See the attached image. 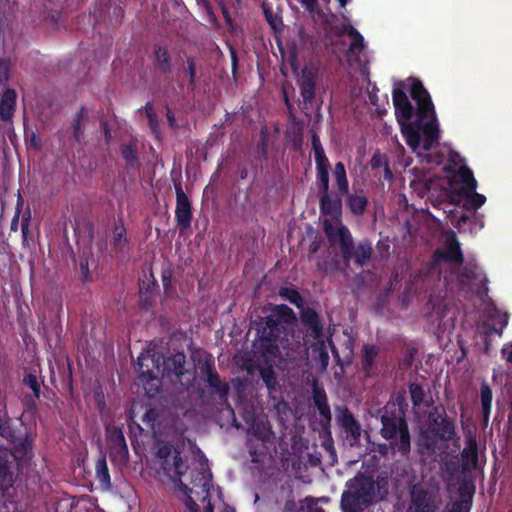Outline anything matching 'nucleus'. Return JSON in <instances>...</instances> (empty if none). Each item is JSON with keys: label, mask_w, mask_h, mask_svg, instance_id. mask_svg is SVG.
Instances as JSON below:
<instances>
[{"label": "nucleus", "mask_w": 512, "mask_h": 512, "mask_svg": "<svg viewBox=\"0 0 512 512\" xmlns=\"http://www.w3.org/2000/svg\"><path fill=\"white\" fill-rule=\"evenodd\" d=\"M320 210L324 215L323 227L330 245L340 247L343 260L348 265L352 257L353 238L341 222V199L332 197L329 192L321 194Z\"/></svg>", "instance_id": "5"}, {"label": "nucleus", "mask_w": 512, "mask_h": 512, "mask_svg": "<svg viewBox=\"0 0 512 512\" xmlns=\"http://www.w3.org/2000/svg\"><path fill=\"white\" fill-rule=\"evenodd\" d=\"M338 34H346L351 38V43L346 53L348 61H350L352 58L359 60L358 56L365 47L362 35L355 28L348 24L343 25Z\"/></svg>", "instance_id": "18"}, {"label": "nucleus", "mask_w": 512, "mask_h": 512, "mask_svg": "<svg viewBox=\"0 0 512 512\" xmlns=\"http://www.w3.org/2000/svg\"><path fill=\"white\" fill-rule=\"evenodd\" d=\"M320 359H321L323 369H326V367L328 366V362H329V356H328L327 352H324V351L321 352Z\"/></svg>", "instance_id": "52"}, {"label": "nucleus", "mask_w": 512, "mask_h": 512, "mask_svg": "<svg viewBox=\"0 0 512 512\" xmlns=\"http://www.w3.org/2000/svg\"><path fill=\"white\" fill-rule=\"evenodd\" d=\"M24 384L29 387L34 395L38 398L39 395H40V385L38 383V380L36 378V376L30 374V375H27L25 378H24Z\"/></svg>", "instance_id": "41"}, {"label": "nucleus", "mask_w": 512, "mask_h": 512, "mask_svg": "<svg viewBox=\"0 0 512 512\" xmlns=\"http://www.w3.org/2000/svg\"><path fill=\"white\" fill-rule=\"evenodd\" d=\"M157 458L163 474L173 481L175 494L182 503L183 499L180 497L181 489L185 488L186 490L190 491V487H192L196 481L198 482L199 477H205L209 481V494L211 495V501L214 500L211 474L208 471L204 469L191 470L189 474L186 475V464L182 461L179 452L168 444H158ZM189 494L194 497L197 503L201 504L195 493L189 492Z\"/></svg>", "instance_id": "4"}, {"label": "nucleus", "mask_w": 512, "mask_h": 512, "mask_svg": "<svg viewBox=\"0 0 512 512\" xmlns=\"http://www.w3.org/2000/svg\"><path fill=\"white\" fill-rule=\"evenodd\" d=\"M87 116V111L82 107L72 122V134L77 142H80L83 137Z\"/></svg>", "instance_id": "26"}, {"label": "nucleus", "mask_w": 512, "mask_h": 512, "mask_svg": "<svg viewBox=\"0 0 512 512\" xmlns=\"http://www.w3.org/2000/svg\"><path fill=\"white\" fill-rule=\"evenodd\" d=\"M262 9L265 15L267 22L273 27L276 28L280 24V19L278 15L274 14L273 11L267 6L265 2L262 3Z\"/></svg>", "instance_id": "40"}, {"label": "nucleus", "mask_w": 512, "mask_h": 512, "mask_svg": "<svg viewBox=\"0 0 512 512\" xmlns=\"http://www.w3.org/2000/svg\"><path fill=\"white\" fill-rule=\"evenodd\" d=\"M14 453L8 449L0 447V493L4 498L0 512H18V504L10 498L13 495V460L22 461L28 457L32 449V440L29 436L14 439Z\"/></svg>", "instance_id": "6"}, {"label": "nucleus", "mask_w": 512, "mask_h": 512, "mask_svg": "<svg viewBox=\"0 0 512 512\" xmlns=\"http://www.w3.org/2000/svg\"><path fill=\"white\" fill-rule=\"evenodd\" d=\"M79 266L82 280H88L90 278L88 261L86 259H80Z\"/></svg>", "instance_id": "48"}, {"label": "nucleus", "mask_w": 512, "mask_h": 512, "mask_svg": "<svg viewBox=\"0 0 512 512\" xmlns=\"http://www.w3.org/2000/svg\"><path fill=\"white\" fill-rule=\"evenodd\" d=\"M190 492L195 493L200 503H197L194 497L189 494V491L182 488L180 491V497L183 499V505L185 506V512H214L216 503L214 500L211 501V495L209 494V481L207 478L199 477L198 482L190 487ZM218 512H235V510L221 503V507H217Z\"/></svg>", "instance_id": "9"}, {"label": "nucleus", "mask_w": 512, "mask_h": 512, "mask_svg": "<svg viewBox=\"0 0 512 512\" xmlns=\"http://www.w3.org/2000/svg\"><path fill=\"white\" fill-rule=\"evenodd\" d=\"M329 168L330 166L316 167L317 185L320 194H325L329 192Z\"/></svg>", "instance_id": "34"}, {"label": "nucleus", "mask_w": 512, "mask_h": 512, "mask_svg": "<svg viewBox=\"0 0 512 512\" xmlns=\"http://www.w3.org/2000/svg\"><path fill=\"white\" fill-rule=\"evenodd\" d=\"M127 244L126 230L124 226L116 225L113 231V245L118 251H123Z\"/></svg>", "instance_id": "35"}, {"label": "nucleus", "mask_w": 512, "mask_h": 512, "mask_svg": "<svg viewBox=\"0 0 512 512\" xmlns=\"http://www.w3.org/2000/svg\"><path fill=\"white\" fill-rule=\"evenodd\" d=\"M176 218L179 228L183 231L190 226L191 222V207L188 197L183 192L181 187L176 188Z\"/></svg>", "instance_id": "16"}, {"label": "nucleus", "mask_w": 512, "mask_h": 512, "mask_svg": "<svg viewBox=\"0 0 512 512\" xmlns=\"http://www.w3.org/2000/svg\"><path fill=\"white\" fill-rule=\"evenodd\" d=\"M8 80V64L0 60V83H5Z\"/></svg>", "instance_id": "49"}, {"label": "nucleus", "mask_w": 512, "mask_h": 512, "mask_svg": "<svg viewBox=\"0 0 512 512\" xmlns=\"http://www.w3.org/2000/svg\"><path fill=\"white\" fill-rule=\"evenodd\" d=\"M341 7H345L349 0H338Z\"/></svg>", "instance_id": "57"}, {"label": "nucleus", "mask_w": 512, "mask_h": 512, "mask_svg": "<svg viewBox=\"0 0 512 512\" xmlns=\"http://www.w3.org/2000/svg\"><path fill=\"white\" fill-rule=\"evenodd\" d=\"M333 177L338 191L342 194L347 195L349 191V183L343 163L338 162L335 164L333 170Z\"/></svg>", "instance_id": "25"}, {"label": "nucleus", "mask_w": 512, "mask_h": 512, "mask_svg": "<svg viewBox=\"0 0 512 512\" xmlns=\"http://www.w3.org/2000/svg\"><path fill=\"white\" fill-rule=\"evenodd\" d=\"M102 127H103V131H104V138H105V141L107 143H109L112 139V134H111V130L107 124V122H103L102 123Z\"/></svg>", "instance_id": "51"}, {"label": "nucleus", "mask_w": 512, "mask_h": 512, "mask_svg": "<svg viewBox=\"0 0 512 512\" xmlns=\"http://www.w3.org/2000/svg\"><path fill=\"white\" fill-rule=\"evenodd\" d=\"M317 73L312 67H305L302 69L301 74L298 78V84L300 86L301 95L305 102H311L315 95V83Z\"/></svg>", "instance_id": "17"}, {"label": "nucleus", "mask_w": 512, "mask_h": 512, "mask_svg": "<svg viewBox=\"0 0 512 512\" xmlns=\"http://www.w3.org/2000/svg\"><path fill=\"white\" fill-rule=\"evenodd\" d=\"M221 9H222V13H223V16H224V18H225L226 23H227L228 25H231V24H232V18H231V16H230V14L228 13L227 8H226L224 5H222V6H221Z\"/></svg>", "instance_id": "53"}, {"label": "nucleus", "mask_w": 512, "mask_h": 512, "mask_svg": "<svg viewBox=\"0 0 512 512\" xmlns=\"http://www.w3.org/2000/svg\"><path fill=\"white\" fill-rule=\"evenodd\" d=\"M280 295L282 297H284L285 299H287L289 302H291L292 304L296 305L297 307H300L302 304H303V299L302 297L300 296V294L294 290V289H290V288H282L280 290Z\"/></svg>", "instance_id": "37"}, {"label": "nucleus", "mask_w": 512, "mask_h": 512, "mask_svg": "<svg viewBox=\"0 0 512 512\" xmlns=\"http://www.w3.org/2000/svg\"><path fill=\"white\" fill-rule=\"evenodd\" d=\"M113 442L119 447V453L122 459H126L128 449L125 443L124 436L121 431L116 430L112 436Z\"/></svg>", "instance_id": "38"}, {"label": "nucleus", "mask_w": 512, "mask_h": 512, "mask_svg": "<svg viewBox=\"0 0 512 512\" xmlns=\"http://www.w3.org/2000/svg\"><path fill=\"white\" fill-rule=\"evenodd\" d=\"M370 165L372 169L378 171L375 175L379 178H384L385 180H391L393 178L386 155L375 153L371 158Z\"/></svg>", "instance_id": "21"}, {"label": "nucleus", "mask_w": 512, "mask_h": 512, "mask_svg": "<svg viewBox=\"0 0 512 512\" xmlns=\"http://www.w3.org/2000/svg\"><path fill=\"white\" fill-rule=\"evenodd\" d=\"M445 246V250L436 253L430 273L435 271L439 274L443 269H450L451 277H455L462 290L478 292L484 284L485 277L474 264L463 265L462 252L453 232L446 235Z\"/></svg>", "instance_id": "3"}, {"label": "nucleus", "mask_w": 512, "mask_h": 512, "mask_svg": "<svg viewBox=\"0 0 512 512\" xmlns=\"http://www.w3.org/2000/svg\"><path fill=\"white\" fill-rule=\"evenodd\" d=\"M462 461L464 469L470 470L476 468L478 461L477 445L473 439H470L467 446L464 448Z\"/></svg>", "instance_id": "24"}, {"label": "nucleus", "mask_w": 512, "mask_h": 512, "mask_svg": "<svg viewBox=\"0 0 512 512\" xmlns=\"http://www.w3.org/2000/svg\"><path fill=\"white\" fill-rule=\"evenodd\" d=\"M206 9H207L208 13H209V14H211V13H210V7H209V5H207V4H206Z\"/></svg>", "instance_id": "61"}, {"label": "nucleus", "mask_w": 512, "mask_h": 512, "mask_svg": "<svg viewBox=\"0 0 512 512\" xmlns=\"http://www.w3.org/2000/svg\"><path fill=\"white\" fill-rule=\"evenodd\" d=\"M449 501L443 512H470L473 487L467 481L448 484Z\"/></svg>", "instance_id": "13"}, {"label": "nucleus", "mask_w": 512, "mask_h": 512, "mask_svg": "<svg viewBox=\"0 0 512 512\" xmlns=\"http://www.w3.org/2000/svg\"><path fill=\"white\" fill-rule=\"evenodd\" d=\"M144 109H145V112H146V115H147V118H148V122H149V126H150L152 132L155 135H158V133H159V126H158V122H157V116H156V114L154 112V109H153L152 105L147 103L145 105Z\"/></svg>", "instance_id": "39"}, {"label": "nucleus", "mask_w": 512, "mask_h": 512, "mask_svg": "<svg viewBox=\"0 0 512 512\" xmlns=\"http://www.w3.org/2000/svg\"><path fill=\"white\" fill-rule=\"evenodd\" d=\"M162 366V376H175L183 387H189L195 379V372L186 367V356L182 352H177L163 360Z\"/></svg>", "instance_id": "14"}, {"label": "nucleus", "mask_w": 512, "mask_h": 512, "mask_svg": "<svg viewBox=\"0 0 512 512\" xmlns=\"http://www.w3.org/2000/svg\"><path fill=\"white\" fill-rule=\"evenodd\" d=\"M312 148L314 151L316 167L330 166V163L325 156V152L321 145L320 139L316 134H313L312 136Z\"/></svg>", "instance_id": "29"}, {"label": "nucleus", "mask_w": 512, "mask_h": 512, "mask_svg": "<svg viewBox=\"0 0 512 512\" xmlns=\"http://www.w3.org/2000/svg\"><path fill=\"white\" fill-rule=\"evenodd\" d=\"M167 120L172 128H177L175 117L170 111L167 112Z\"/></svg>", "instance_id": "54"}, {"label": "nucleus", "mask_w": 512, "mask_h": 512, "mask_svg": "<svg viewBox=\"0 0 512 512\" xmlns=\"http://www.w3.org/2000/svg\"><path fill=\"white\" fill-rule=\"evenodd\" d=\"M16 105V93L14 90L7 89L0 102V118L8 121L12 118Z\"/></svg>", "instance_id": "19"}, {"label": "nucleus", "mask_w": 512, "mask_h": 512, "mask_svg": "<svg viewBox=\"0 0 512 512\" xmlns=\"http://www.w3.org/2000/svg\"><path fill=\"white\" fill-rule=\"evenodd\" d=\"M347 206L355 215H362L367 206V197L363 190H356L352 194H347Z\"/></svg>", "instance_id": "20"}, {"label": "nucleus", "mask_w": 512, "mask_h": 512, "mask_svg": "<svg viewBox=\"0 0 512 512\" xmlns=\"http://www.w3.org/2000/svg\"><path fill=\"white\" fill-rule=\"evenodd\" d=\"M315 403L322 415H325L329 412V408L326 404V397L324 394H321L320 392H316L315 394Z\"/></svg>", "instance_id": "42"}, {"label": "nucleus", "mask_w": 512, "mask_h": 512, "mask_svg": "<svg viewBox=\"0 0 512 512\" xmlns=\"http://www.w3.org/2000/svg\"><path fill=\"white\" fill-rule=\"evenodd\" d=\"M160 356L147 351L138 357V378L149 397H153L160 388Z\"/></svg>", "instance_id": "10"}, {"label": "nucleus", "mask_w": 512, "mask_h": 512, "mask_svg": "<svg viewBox=\"0 0 512 512\" xmlns=\"http://www.w3.org/2000/svg\"><path fill=\"white\" fill-rule=\"evenodd\" d=\"M506 359H507V361L512 362V345H511L510 349L507 351Z\"/></svg>", "instance_id": "55"}, {"label": "nucleus", "mask_w": 512, "mask_h": 512, "mask_svg": "<svg viewBox=\"0 0 512 512\" xmlns=\"http://www.w3.org/2000/svg\"><path fill=\"white\" fill-rule=\"evenodd\" d=\"M121 154L127 166H135L138 162L137 145L134 141L121 145Z\"/></svg>", "instance_id": "28"}, {"label": "nucleus", "mask_w": 512, "mask_h": 512, "mask_svg": "<svg viewBox=\"0 0 512 512\" xmlns=\"http://www.w3.org/2000/svg\"><path fill=\"white\" fill-rule=\"evenodd\" d=\"M480 398H481L483 416H484V419L487 420L490 410H491L492 391L486 383H483L481 385Z\"/></svg>", "instance_id": "32"}, {"label": "nucleus", "mask_w": 512, "mask_h": 512, "mask_svg": "<svg viewBox=\"0 0 512 512\" xmlns=\"http://www.w3.org/2000/svg\"><path fill=\"white\" fill-rule=\"evenodd\" d=\"M267 434H268V432H264V433L262 434V437L266 436Z\"/></svg>", "instance_id": "62"}, {"label": "nucleus", "mask_w": 512, "mask_h": 512, "mask_svg": "<svg viewBox=\"0 0 512 512\" xmlns=\"http://www.w3.org/2000/svg\"><path fill=\"white\" fill-rule=\"evenodd\" d=\"M429 429L439 439L449 441L455 436V427L452 421L438 413L437 408L428 415Z\"/></svg>", "instance_id": "15"}, {"label": "nucleus", "mask_w": 512, "mask_h": 512, "mask_svg": "<svg viewBox=\"0 0 512 512\" xmlns=\"http://www.w3.org/2000/svg\"><path fill=\"white\" fill-rule=\"evenodd\" d=\"M340 422L342 424V426L345 428L353 423L356 422L354 416L346 409L344 411H342L341 415H340Z\"/></svg>", "instance_id": "44"}, {"label": "nucleus", "mask_w": 512, "mask_h": 512, "mask_svg": "<svg viewBox=\"0 0 512 512\" xmlns=\"http://www.w3.org/2000/svg\"><path fill=\"white\" fill-rule=\"evenodd\" d=\"M277 319L268 318L267 326L269 331L264 334L271 347L270 353L273 356L280 355V348L286 349L289 345V336L292 331H288V325L296 321L294 311L287 305H278L275 308Z\"/></svg>", "instance_id": "8"}, {"label": "nucleus", "mask_w": 512, "mask_h": 512, "mask_svg": "<svg viewBox=\"0 0 512 512\" xmlns=\"http://www.w3.org/2000/svg\"><path fill=\"white\" fill-rule=\"evenodd\" d=\"M410 93L417 105L416 119L411 121L415 109L400 88H395L392 93L395 115L409 147L418 155H422L438 143L439 124L431 97L423 84L413 80Z\"/></svg>", "instance_id": "1"}, {"label": "nucleus", "mask_w": 512, "mask_h": 512, "mask_svg": "<svg viewBox=\"0 0 512 512\" xmlns=\"http://www.w3.org/2000/svg\"><path fill=\"white\" fill-rule=\"evenodd\" d=\"M206 372H207V377H206V381L208 382V384L216 389L217 392H219L221 395H226L227 392H228V388L226 386V384L222 385V382L218 376L217 373H215L211 367L209 365L206 366Z\"/></svg>", "instance_id": "33"}, {"label": "nucleus", "mask_w": 512, "mask_h": 512, "mask_svg": "<svg viewBox=\"0 0 512 512\" xmlns=\"http://www.w3.org/2000/svg\"><path fill=\"white\" fill-rule=\"evenodd\" d=\"M302 320L311 330L314 338H319L322 334V325L318 314L312 309H306L302 312Z\"/></svg>", "instance_id": "23"}, {"label": "nucleus", "mask_w": 512, "mask_h": 512, "mask_svg": "<svg viewBox=\"0 0 512 512\" xmlns=\"http://www.w3.org/2000/svg\"><path fill=\"white\" fill-rule=\"evenodd\" d=\"M0 436L11 442H14V439L16 438L14 432L6 424L0 425Z\"/></svg>", "instance_id": "47"}, {"label": "nucleus", "mask_w": 512, "mask_h": 512, "mask_svg": "<svg viewBox=\"0 0 512 512\" xmlns=\"http://www.w3.org/2000/svg\"><path fill=\"white\" fill-rule=\"evenodd\" d=\"M381 422L382 437L392 440L393 449L402 455H407L410 451V435L406 421L402 417L382 415Z\"/></svg>", "instance_id": "11"}, {"label": "nucleus", "mask_w": 512, "mask_h": 512, "mask_svg": "<svg viewBox=\"0 0 512 512\" xmlns=\"http://www.w3.org/2000/svg\"><path fill=\"white\" fill-rule=\"evenodd\" d=\"M237 3H240L241 0H235Z\"/></svg>", "instance_id": "64"}, {"label": "nucleus", "mask_w": 512, "mask_h": 512, "mask_svg": "<svg viewBox=\"0 0 512 512\" xmlns=\"http://www.w3.org/2000/svg\"><path fill=\"white\" fill-rule=\"evenodd\" d=\"M17 218H18V217H15V218L13 219V221H12V224H11V228H12V229H16V225H17Z\"/></svg>", "instance_id": "58"}, {"label": "nucleus", "mask_w": 512, "mask_h": 512, "mask_svg": "<svg viewBox=\"0 0 512 512\" xmlns=\"http://www.w3.org/2000/svg\"><path fill=\"white\" fill-rule=\"evenodd\" d=\"M378 492L379 486L372 477L358 474L346 484L341 509L343 512H362L378 500Z\"/></svg>", "instance_id": "7"}, {"label": "nucleus", "mask_w": 512, "mask_h": 512, "mask_svg": "<svg viewBox=\"0 0 512 512\" xmlns=\"http://www.w3.org/2000/svg\"><path fill=\"white\" fill-rule=\"evenodd\" d=\"M347 433L351 435V437L357 441L361 435V427L359 423L356 421L355 423L344 428Z\"/></svg>", "instance_id": "43"}, {"label": "nucleus", "mask_w": 512, "mask_h": 512, "mask_svg": "<svg viewBox=\"0 0 512 512\" xmlns=\"http://www.w3.org/2000/svg\"><path fill=\"white\" fill-rule=\"evenodd\" d=\"M427 161L443 165L447 173L446 197L451 204L476 210L485 203V196L476 192L477 183L471 170L457 152L443 146L435 154H429Z\"/></svg>", "instance_id": "2"}, {"label": "nucleus", "mask_w": 512, "mask_h": 512, "mask_svg": "<svg viewBox=\"0 0 512 512\" xmlns=\"http://www.w3.org/2000/svg\"><path fill=\"white\" fill-rule=\"evenodd\" d=\"M187 69H188L190 81L194 82V79L196 76V70H195V64L192 60L187 61Z\"/></svg>", "instance_id": "50"}, {"label": "nucleus", "mask_w": 512, "mask_h": 512, "mask_svg": "<svg viewBox=\"0 0 512 512\" xmlns=\"http://www.w3.org/2000/svg\"><path fill=\"white\" fill-rule=\"evenodd\" d=\"M353 248H354V246L352 247V249ZM351 254H352L351 259L354 258L355 262L359 266L366 265L369 262V260L371 258V254H372L371 242H369L367 240H363V241L359 242L355 249V252L353 253V250H352Z\"/></svg>", "instance_id": "22"}, {"label": "nucleus", "mask_w": 512, "mask_h": 512, "mask_svg": "<svg viewBox=\"0 0 512 512\" xmlns=\"http://www.w3.org/2000/svg\"><path fill=\"white\" fill-rule=\"evenodd\" d=\"M507 323H508L507 315H504V316H503V320H502V326H503V327H504V326H506V325H507Z\"/></svg>", "instance_id": "60"}, {"label": "nucleus", "mask_w": 512, "mask_h": 512, "mask_svg": "<svg viewBox=\"0 0 512 512\" xmlns=\"http://www.w3.org/2000/svg\"><path fill=\"white\" fill-rule=\"evenodd\" d=\"M316 512H324L323 510L321 509H317Z\"/></svg>", "instance_id": "63"}, {"label": "nucleus", "mask_w": 512, "mask_h": 512, "mask_svg": "<svg viewBox=\"0 0 512 512\" xmlns=\"http://www.w3.org/2000/svg\"><path fill=\"white\" fill-rule=\"evenodd\" d=\"M442 504L438 487L414 485L410 493V510L413 512H435Z\"/></svg>", "instance_id": "12"}, {"label": "nucleus", "mask_w": 512, "mask_h": 512, "mask_svg": "<svg viewBox=\"0 0 512 512\" xmlns=\"http://www.w3.org/2000/svg\"><path fill=\"white\" fill-rule=\"evenodd\" d=\"M378 355V349L373 345H366L363 348L362 352V366L366 371L367 375L372 373V368L375 362V359Z\"/></svg>", "instance_id": "27"}, {"label": "nucleus", "mask_w": 512, "mask_h": 512, "mask_svg": "<svg viewBox=\"0 0 512 512\" xmlns=\"http://www.w3.org/2000/svg\"><path fill=\"white\" fill-rule=\"evenodd\" d=\"M155 58L159 69L163 72H167L170 69L169 54L165 48L158 47L155 50Z\"/></svg>", "instance_id": "36"}, {"label": "nucleus", "mask_w": 512, "mask_h": 512, "mask_svg": "<svg viewBox=\"0 0 512 512\" xmlns=\"http://www.w3.org/2000/svg\"><path fill=\"white\" fill-rule=\"evenodd\" d=\"M261 376H262V379L267 384V386L272 385V383H274V381H275L274 371L272 370V368L263 369L261 371Z\"/></svg>", "instance_id": "46"}, {"label": "nucleus", "mask_w": 512, "mask_h": 512, "mask_svg": "<svg viewBox=\"0 0 512 512\" xmlns=\"http://www.w3.org/2000/svg\"><path fill=\"white\" fill-rule=\"evenodd\" d=\"M27 228H28V224L27 223H22L21 229H22L23 234L26 233Z\"/></svg>", "instance_id": "59"}, {"label": "nucleus", "mask_w": 512, "mask_h": 512, "mask_svg": "<svg viewBox=\"0 0 512 512\" xmlns=\"http://www.w3.org/2000/svg\"><path fill=\"white\" fill-rule=\"evenodd\" d=\"M300 4L309 12H318V0H298Z\"/></svg>", "instance_id": "45"}, {"label": "nucleus", "mask_w": 512, "mask_h": 512, "mask_svg": "<svg viewBox=\"0 0 512 512\" xmlns=\"http://www.w3.org/2000/svg\"><path fill=\"white\" fill-rule=\"evenodd\" d=\"M170 283V276L163 275V284L165 287H167Z\"/></svg>", "instance_id": "56"}, {"label": "nucleus", "mask_w": 512, "mask_h": 512, "mask_svg": "<svg viewBox=\"0 0 512 512\" xmlns=\"http://www.w3.org/2000/svg\"><path fill=\"white\" fill-rule=\"evenodd\" d=\"M409 391L413 406L415 409H417L416 413L418 414L421 405L424 403L425 390L420 384L412 383L410 385Z\"/></svg>", "instance_id": "31"}, {"label": "nucleus", "mask_w": 512, "mask_h": 512, "mask_svg": "<svg viewBox=\"0 0 512 512\" xmlns=\"http://www.w3.org/2000/svg\"><path fill=\"white\" fill-rule=\"evenodd\" d=\"M96 477L100 483L108 488L110 486V475L105 457H100L95 465Z\"/></svg>", "instance_id": "30"}]
</instances>
